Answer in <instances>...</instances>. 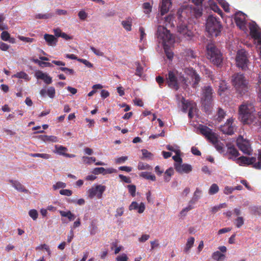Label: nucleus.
<instances>
[{"label": "nucleus", "mask_w": 261, "mask_h": 261, "mask_svg": "<svg viewBox=\"0 0 261 261\" xmlns=\"http://www.w3.org/2000/svg\"><path fill=\"white\" fill-rule=\"evenodd\" d=\"M191 9L189 6H181L179 8L177 15L178 19V24L177 26V32L181 36L187 40H191L194 36V32L191 24L188 23L187 19H189V13Z\"/></svg>", "instance_id": "obj_1"}, {"label": "nucleus", "mask_w": 261, "mask_h": 261, "mask_svg": "<svg viewBox=\"0 0 261 261\" xmlns=\"http://www.w3.org/2000/svg\"><path fill=\"white\" fill-rule=\"evenodd\" d=\"M239 117L244 123L261 125V114L255 116V108L251 103H243L239 107Z\"/></svg>", "instance_id": "obj_2"}, {"label": "nucleus", "mask_w": 261, "mask_h": 261, "mask_svg": "<svg viewBox=\"0 0 261 261\" xmlns=\"http://www.w3.org/2000/svg\"><path fill=\"white\" fill-rule=\"evenodd\" d=\"M157 38L159 42L162 44L167 58L171 60L174 56V54L171 50L170 47L175 42L174 36L166 28L159 25L157 30Z\"/></svg>", "instance_id": "obj_3"}, {"label": "nucleus", "mask_w": 261, "mask_h": 261, "mask_svg": "<svg viewBox=\"0 0 261 261\" xmlns=\"http://www.w3.org/2000/svg\"><path fill=\"white\" fill-rule=\"evenodd\" d=\"M214 89L211 85H205L201 88V105L202 110L207 115L211 113L213 107Z\"/></svg>", "instance_id": "obj_4"}, {"label": "nucleus", "mask_w": 261, "mask_h": 261, "mask_svg": "<svg viewBox=\"0 0 261 261\" xmlns=\"http://www.w3.org/2000/svg\"><path fill=\"white\" fill-rule=\"evenodd\" d=\"M222 27L219 18L213 15H209L206 19V30L211 36H217L220 34Z\"/></svg>", "instance_id": "obj_5"}, {"label": "nucleus", "mask_w": 261, "mask_h": 261, "mask_svg": "<svg viewBox=\"0 0 261 261\" xmlns=\"http://www.w3.org/2000/svg\"><path fill=\"white\" fill-rule=\"evenodd\" d=\"M207 58L213 64L220 65L222 62V54L220 50L213 43L208 44L206 46Z\"/></svg>", "instance_id": "obj_6"}, {"label": "nucleus", "mask_w": 261, "mask_h": 261, "mask_svg": "<svg viewBox=\"0 0 261 261\" xmlns=\"http://www.w3.org/2000/svg\"><path fill=\"white\" fill-rule=\"evenodd\" d=\"M231 82L240 93H245L248 89L247 82L243 74L235 73L232 75Z\"/></svg>", "instance_id": "obj_7"}, {"label": "nucleus", "mask_w": 261, "mask_h": 261, "mask_svg": "<svg viewBox=\"0 0 261 261\" xmlns=\"http://www.w3.org/2000/svg\"><path fill=\"white\" fill-rule=\"evenodd\" d=\"M200 133L204 136L205 138L213 145L215 142L217 141V134L214 133L212 128L208 127L207 126L204 125H201L198 128Z\"/></svg>", "instance_id": "obj_8"}, {"label": "nucleus", "mask_w": 261, "mask_h": 261, "mask_svg": "<svg viewBox=\"0 0 261 261\" xmlns=\"http://www.w3.org/2000/svg\"><path fill=\"white\" fill-rule=\"evenodd\" d=\"M247 52L244 50H238L236 56V64L238 67L245 69L247 67V63L249 61L247 57Z\"/></svg>", "instance_id": "obj_9"}, {"label": "nucleus", "mask_w": 261, "mask_h": 261, "mask_svg": "<svg viewBox=\"0 0 261 261\" xmlns=\"http://www.w3.org/2000/svg\"><path fill=\"white\" fill-rule=\"evenodd\" d=\"M237 144L240 150L244 153L247 155H251L252 149L249 141L245 140L242 137H239L237 140Z\"/></svg>", "instance_id": "obj_10"}, {"label": "nucleus", "mask_w": 261, "mask_h": 261, "mask_svg": "<svg viewBox=\"0 0 261 261\" xmlns=\"http://www.w3.org/2000/svg\"><path fill=\"white\" fill-rule=\"evenodd\" d=\"M106 189V187L105 186L101 185H97L93 186L88 191V196L90 198H93L94 197L96 196L97 198L100 199Z\"/></svg>", "instance_id": "obj_11"}, {"label": "nucleus", "mask_w": 261, "mask_h": 261, "mask_svg": "<svg viewBox=\"0 0 261 261\" xmlns=\"http://www.w3.org/2000/svg\"><path fill=\"white\" fill-rule=\"evenodd\" d=\"M234 119L232 118H228L226 122L220 126V130L223 133L232 135L234 133L236 125L233 123Z\"/></svg>", "instance_id": "obj_12"}, {"label": "nucleus", "mask_w": 261, "mask_h": 261, "mask_svg": "<svg viewBox=\"0 0 261 261\" xmlns=\"http://www.w3.org/2000/svg\"><path fill=\"white\" fill-rule=\"evenodd\" d=\"M201 193V190L199 189V188H196L192 199L190 200L189 202L188 205L186 207L184 208L180 212L181 215H186L187 212H189L190 211V210H192V208H193V206L192 205V204H193V203H196V202L198 201L199 198H200Z\"/></svg>", "instance_id": "obj_13"}, {"label": "nucleus", "mask_w": 261, "mask_h": 261, "mask_svg": "<svg viewBox=\"0 0 261 261\" xmlns=\"http://www.w3.org/2000/svg\"><path fill=\"white\" fill-rule=\"evenodd\" d=\"M246 14L242 12H238L234 14V19L236 25L241 30H245L246 28L247 20Z\"/></svg>", "instance_id": "obj_14"}, {"label": "nucleus", "mask_w": 261, "mask_h": 261, "mask_svg": "<svg viewBox=\"0 0 261 261\" xmlns=\"http://www.w3.org/2000/svg\"><path fill=\"white\" fill-rule=\"evenodd\" d=\"M167 84L169 87L177 90L179 86L178 83L177 77L176 75V72L170 70L168 72V76L166 77Z\"/></svg>", "instance_id": "obj_15"}, {"label": "nucleus", "mask_w": 261, "mask_h": 261, "mask_svg": "<svg viewBox=\"0 0 261 261\" xmlns=\"http://www.w3.org/2000/svg\"><path fill=\"white\" fill-rule=\"evenodd\" d=\"M249 29L250 34L251 37L253 38L254 40L257 41V45H261V34L258 30H257L256 25H250ZM259 48L260 49L259 56L261 58V47H260Z\"/></svg>", "instance_id": "obj_16"}, {"label": "nucleus", "mask_w": 261, "mask_h": 261, "mask_svg": "<svg viewBox=\"0 0 261 261\" xmlns=\"http://www.w3.org/2000/svg\"><path fill=\"white\" fill-rule=\"evenodd\" d=\"M185 72L187 74H189L192 78L193 82V87H195L197 86L200 81V77L199 74L197 73L192 67H187L185 69Z\"/></svg>", "instance_id": "obj_17"}, {"label": "nucleus", "mask_w": 261, "mask_h": 261, "mask_svg": "<svg viewBox=\"0 0 261 261\" xmlns=\"http://www.w3.org/2000/svg\"><path fill=\"white\" fill-rule=\"evenodd\" d=\"M174 168L176 171L179 173H188L192 170V166L189 164H174Z\"/></svg>", "instance_id": "obj_18"}, {"label": "nucleus", "mask_w": 261, "mask_h": 261, "mask_svg": "<svg viewBox=\"0 0 261 261\" xmlns=\"http://www.w3.org/2000/svg\"><path fill=\"white\" fill-rule=\"evenodd\" d=\"M40 94L42 97H45L48 96L53 99L55 97L56 90L53 87H49L47 89L43 88L40 91Z\"/></svg>", "instance_id": "obj_19"}, {"label": "nucleus", "mask_w": 261, "mask_h": 261, "mask_svg": "<svg viewBox=\"0 0 261 261\" xmlns=\"http://www.w3.org/2000/svg\"><path fill=\"white\" fill-rule=\"evenodd\" d=\"M256 161V158L252 156L251 158H248V156H241L238 158V163L240 165H253Z\"/></svg>", "instance_id": "obj_20"}, {"label": "nucleus", "mask_w": 261, "mask_h": 261, "mask_svg": "<svg viewBox=\"0 0 261 261\" xmlns=\"http://www.w3.org/2000/svg\"><path fill=\"white\" fill-rule=\"evenodd\" d=\"M145 209V205L143 202L139 204L136 201H133L129 206V210H136L137 212L141 214L142 213Z\"/></svg>", "instance_id": "obj_21"}, {"label": "nucleus", "mask_w": 261, "mask_h": 261, "mask_svg": "<svg viewBox=\"0 0 261 261\" xmlns=\"http://www.w3.org/2000/svg\"><path fill=\"white\" fill-rule=\"evenodd\" d=\"M189 8L191 9V11L189 13V17L193 15L195 16V17L198 18L200 17L202 14V9L201 8V6H193V7Z\"/></svg>", "instance_id": "obj_22"}, {"label": "nucleus", "mask_w": 261, "mask_h": 261, "mask_svg": "<svg viewBox=\"0 0 261 261\" xmlns=\"http://www.w3.org/2000/svg\"><path fill=\"white\" fill-rule=\"evenodd\" d=\"M44 39H45L47 45L49 46H55L58 42V39L54 35L48 34L44 35Z\"/></svg>", "instance_id": "obj_23"}, {"label": "nucleus", "mask_w": 261, "mask_h": 261, "mask_svg": "<svg viewBox=\"0 0 261 261\" xmlns=\"http://www.w3.org/2000/svg\"><path fill=\"white\" fill-rule=\"evenodd\" d=\"M171 0H162L161 5V14L164 15L169 11L171 6Z\"/></svg>", "instance_id": "obj_24"}, {"label": "nucleus", "mask_w": 261, "mask_h": 261, "mask_svg": "<svg viewBox=\"0 0 261 261\" xmlns=\"http://www.w3.org/2000/svg\"><path fill=\"white\" fill-rule=\"evenodd\" d=\"M174 17L173 14H169L168 16H166V17H164L163 22V24H165V26L163 25V27H165L166 29H167V28L174 27L175 24L174 23Z\"/></svg>", "instance_id": "obj_25"}, {"label": "nucleus", "mask_w": 261, "mask_h": 261, "mask_svg": "<svg viewBox=\"0 0 261 261\" xmlns=\"http://www.w3.org/2000/svg\"><path fill=\"white\" fill-rule=\"evenodd\" d=\"M9 181L12 185L13 187L18 191L24 193L28 192V190L19 181L13 180H9Z\"/></svg>", "instance_id": "obj_26"}, {"label": "nucleus", "mask_w": 261, "mask_h": 261, "mask_svg": "<svg viewBox=\"0 0 261 261\" xmlns=\"http://www.w3.org/2000/svg\"><path fill=\"white\" fill-rule=\"evenodd\" d=\"M114 172L113 169H106L103 167H97L93 169V173L94 174H102L103 175L107 173H112Z\"/></svg>", "instance_id": "obj_27"}, {"label": "nucleus", "mask_w": 261, "mask_h": 261, "mask_svg": "<svg viewBox=\"0 0 261 261\" xmlns=\"http://www.w3.org/2000/svg\"><path fill=\"white\" fill-rule=\"evenodd\" d=\"M132 18L128 17L125 20L121 22L122 25L127 31H130L132 30Z\"/></svg>", "instance_id": "obj_28"}, {"label": "nucleus", "mask_w": 261, "mask_h": 261, "mask_svg": "<svg viewBox=\"0 0 261 261\" xmlns=\"http://www.w3.org/2000/svg\"><path fill=\"white\" fill-rule=\"evenodd\" d=\"M59 213L62 217H67L70 221L73 220L76 217L75 215L70 211L67 212L59 211Z\"/></svg>", "instance_id": "obj_29"}, {"label": "nucleus", "mask_w": 261, "mask_h": 261, "mask_svg": "<svg viewBox=\"0 0 261 261\" xmlns=\"http://www.w3.org/2000/svg\"><path fill=\"white\" fill-rule=\"evenodd\" d=\"M181 103L182 111L184 112H186L188 109H190L191 105H192V101H189V100L185 99L184 97H181Z\"/></svg>", "instance_id": "obj_30"}, {"label": "nucleus", "mask_w": 261, "mask_h": 261, "mask_svg": "<svg viewBox=\"0 0 261 261\" xmlns=\"http://www.w3.org/2000/svg\"><path fill=\"white\" fill-rule=\"evenodd\" d=\"M39 138L44 142H56L58 141V138L54 136L40 135Z\"/></svg>", "instance_id": "obj_31"}, {"label": "nucleus", "mask_w": 261, "mask_h": 261, "mask_svg": "<svg viewBox=\"0 0 261 261\" xmlns=\"http://www.w3.org/2000/svg\"><path fill=\"white\" fill-rule=\"evenodd\" d=\"M226 115V112L222 108H219L217 112V117L216 120L218 122H221L225 118Z\"/></svg>", "instance_id": "obj_32"}, {"label": "nucleus", "mask_w": 261, "mask_h": 261, "mask_svg": "<svg viewBox=\"0 0 261 261\" xmlns=\"http://www.w3.org/2000/svg\"><path fill=\"white\" fill-rule=\"evenodd\" d=\"M225 257V255H224V254H222V253L221 252H219V251H216V252H213L212 254V258L215 260H223Z\"/></svg>", "instance_id": "obj_33"}, {"label": "nucleus", "mask_w": 261, "mask_h": 261, "mask_svg": "<svg viewBox=\"0 0 261 261\" xmlns=\"http://www.w3.org/2000/svg\"><path fill=\"white\" fill-rule=\"evenodd\" d=\"M227 153H228L229 154L231 155V156H233L234 158H236V157L240 155L238 150H237L233 146L228 147Z\"/></svg>", "instance_id": "obj_34"}, {"label": "nucleus", "mask_w": 261, "mask_h": 261, "mask_svg": "<svg viewBox=\"0 0 261 261\" xmlns=\"http://www.w3.org/2000/svg\"><path fill=\"white\" fill-rule=\"evenodd\" d=\"M226 89H227L226 82H225V81H220L218 91V94H219L220 95H221L223 92H225Z\"/></svg>", "instance_id": "obj_35"}, {"label": "nucleus", "mask_w": 261, "mask_h": 261, "mask_svg": "<svg viewBox=\"0 0 261 261\" xmlns=\"http://www.w3.org/2000/svg\"><path fill=\"white\" fill-rule=\"evenodd\" d=\"M195 241V239L194 237L189 238L186 242V245L185 247V251L187 252V251H189L190 249L193 246V244Z\"/></svg>", "instance_id": "obj_36"}, {"label": "nucleus", "mask_w": 261, "mask_h": 261, "mask_svg": "<svg viewBox=\"0 0 261 261\" xmlns=\"http://www.w3.org/2000/svg\"><path fill=\"white\" fill-rule=\"evenodd\" d=\"M12 77H17L19 79H22L25 80L29 81V77L28 75L23 71H20L16 73L12 76Z\"/></svg>", "instance_id": "obj_37"}, {"label": "nucleus", "mask_w": 261, "mask_h": 261, "mask_svg": "<svg viewBox=\"0 0 261 261\" xmlns=\"http://www.w3.org/2000/svg\"><path fill=\"white\" fill-rule=\"evenodd\" d=\"M55 148L57 151V152L58 154H59L60 155H63L64 156L65 155V153H66L65 152L67 150V148L66 147H64L61 145H56Z\"/></svg>", "instance_id": "obj_38"}, {"label": "nucleus", "mask_w": 261, "mask_h": 261, "mask_svg": "<svg viewBox=\"0 0 261 261\" xmlns=\"http://www.w3.org/2000/svg\"><path fill=\"white\" fill-rule=\"evenodd\" d=\"M54 16L53 13H45V14H38L36 15L35 18L36 19H48L51 18Z\"/></svg>", "instance_id": "obj_39"}, {"label": "nucleus", "mask_w": 261, "mask_h": 261, "mask_svg": "<svg viewBox=\"0 0 261 261\" xmlns=\"http://www.w3.org/2000/svg\"><path fill=\"white\" fill-rule=\"evenodd\" d=\"M30 156L34 158H41L44 159H48L50 158V155L47 153H31Z\"/></svg>", "instance_id": "obj_40"}, {"label": "nucleus", "mask_w": 261, "mask_h": 261, "mask_svg": "<svg viewBox=\"0 0 261 261\" xmlns=\"http://www.w3.org/2000/svg\"><path fill=\"white\" fill-rule=\"evenodd\" d=\"M219 190V188L218 186H217V184H215V183H214L212 184L209 189L208 193L210 195H214L215 194V193H218V192Z\"/></svg>", "instance_id": "obj_41"}, {"label": "nucleus", "mask_w": 261, "mask_h": 261, "mask_svg": "<svg viewBox=\"0 0 261 261\" xmlns=\"http://www.w3.org/2000/svg\"><path fill=\"white\" fill-rule=\"evenodd\" d=\"M186 56H187V59H195L196 56L191 49H187L185 51Z\"/></svg>", "instance_id": "obj_42"}, {"label": "nucleus", "mask_w": 261, "mask_h": 261, "mask_svg": "<svg viewBox=\"0 0 261 261\" xmlns=\"http://www.w3.org/2000/svg\"><path fill=\"white\" fill-rule=\"evenodd\" d=\"M215 148L219 152H223L224 150L223 144L222 143H220L218 140V138L217 135V141L216 143H213Z\"/></svg>", "instance_id": "obj_43"}, {"label": "nucleus", "mask_w": 261, "mask_h": 261, "mask_svg": "<svg viewBox=\"0 0 261 261\" xmlns=\"http://www.w3.org/2000/svg\"><path fill=\"white\" fill-rule=\"evenodd\" d=\"M234 223L238 228H240V227L242 226L244 224V219L243 217H242V216H239L236 218V219H235Z\"/></svg>", "instance_id": "obj_44"}, {"label": "nucleus", "mask_w": 261, "mask_h": 261, "mask_svg": "<svg viewBox=\"0 0 261 261\" xmlns=\"http://www.w3.org/2000/svg\"><path fill=\"white\" fill-rule=\"evenodd\" d=\"M90 233L91 235H94L96 233L97 227L94 221H92L90 226Z\"/></svg>", "instance_id": "obj_45"}, {"label": "nucleus", "mask_w": 261, "mask_h": 261, "mask_svg": "<svg viewBox=\"0 0 261 261\" xmlns=\"http://www.w3.org/2000/svg\"><path fill=\"white\" fill-rule=\"evenodd\" d=\"M66 185L65 183L62 181H58L56 184L53 185V188L54 190H56L60 188H64L66 187Z\"/></svg>", "instance_id": "obj_46"}, {"label": "nucleus", "mask_w": 261, "mask_h": 261, "mask_svg": "<svg viewBox=\"0 0 261 261\" xmlns=\"http://www.w3.org/2000/svg\"><path fill=\"white\" fill-rule=\"evenodd\" d=\"M258 79V81L257 83L258 97L261 102V75H259Z\"/></svg>", "instance_id": "obj_47"}, {"label": "nucleus", "mask_w": 261, "mask_h": 261, "mask_svg": "<svg viewBox=\"0 0 261 261\" xmlns=\"http://www.w3.org/2000/svg\"><path fill=\"white\" fill-rule=\"evenodd\" d=\"M127 188L128 189V192L130 194V195L133 197L135 196L136 191V186L134 185H129L127 186Z\"/></svg>", "instance_id": "obj_48"}, {"label": "nucleus", "mask_w": 261, "mask_h": 261, "mask_svg": "<svg viewBox=\"0 0 261 261\" xmlns=\"http://www.w3.org/2000/svg\"><path fill=\"white\" fill-rule=\"evenodd\" d=\"M18 38L22 41L29 43H32L35 41L34 38L26 37L22 36H18Z\"/></svg>", "instance_id": "obj_49"}, {"label": "nucleus", "mask_w": 261, "mask_h": 261, "mask_svg": "<svg viewBox=\"0 0 261 261\" xmlns=\"http://www.w3.org/2000/svg\"><path fill=\"white\" fill-rule=\"evenodd\" d=\"M1 39L5 41H8L10 39V35L7 31H3L1 33Z\"/></svg>", "instance_id": "obj_50"}, {"label": "nucleus", "mask_w": 261, "mask_h": 261, "mask_svg": "<svg viewBox=\"0 0 261 261\" xmlns=\"http://www.w3.org/2000/svg\"><path fill=\"white\" fill-rule=\"evenodd\" d=\"M29 216L34 220H35L38 218V214L36 210L33 209L29 211Z\"/></svg>", "instance_id": "obj_51"}, {"label": "nucleus", "mask_w": 261, "mask_h": 261, "mask_svg": "<svg viewBox=\"0 0 261 261\" xmlns=\"http://www.w3.org/2000/svg\"><path fill=\"white\" fill-rule=\"evenodd\" d=\"M219 4L222 6L223 9L225 11H229L230 8H229V5L228 4L227 2H226V1L223 0H221L219 1Z\"/></svg>", "instance_id": "obj_52"}, {"label": "nucleus", "mask_w": 261, "mask_h": 261, "mask_svg": "<svg viewBox=\"0 0 261 261\" xmlns=\"http://www.w3.org/2000/svg\"><path fill=\"white\" fill-rule=\"evenodd\" d=\"M60 194L62 195L70 196L72 194V191L68 189H62L60 191Z\"/></svg>", "instance_id": "obj_53"}, {"label": "nucleus", "mask_w": 261, "mask_h": 261, "mask_svg": "<svg viewBox=\"0 0 261 261\" xmlns=\"http://www.w3.org/2000/svg\"><path fill=\"white\" fill-rule=\"evenodd\" d=\"M151 248L150 250H154L158 248L160 246L158 240H154V241L150 242Z\"/></svg>", "instance_id": "obj_54"}, {"label": "nucleus", "mask_w": 261, "mask_h": 261, "mask_svg": "<svg viewBox=\"0 0 261 261\" xmlns=\"http://www.w3.org/2000/svg\"><path fill=\"white\" fill-rule=\"evenodd\" d=\"M156 81L158 83L159 87H163L165 83V80L163 77L161 76V75H158L156 77Z\"/></svg>", "instance_id": "obj_55"}, {"label": "nucleus", "mask_w": 261, "mask_h": 261, "mask_svg": "<svg viewBox=\"0 0 261 261\" xmlns=\"http://www.w3.org/2000/svg\"><path fill=\"white\" fill-rule=\"evenodd\" d=\"M59 69L65 72L66 73H69L70 74H73L74 73V71L72 69H70L67 67H61L59 68Z\"/></svg>", "instance_id": "obj_56"}, {"label": "nucleus", "mask_w": 261, "mask_h": 261, "mask_svg": "<svg viewBox=\"0 0 261 261\" xmlns=\"http://www.w3.org/2000/svg\"><path fill=\"white\" fill-rule=\"evenodd\" d=\"M258 159L260 161V162H258L257 163L254 162L253 163V167L256 169H260L261 168V151H260L258 153Z\"/></svg>", "instance_id": "obj_57"}, {"label": "nucleus", "mask_w": 261, "mask_h": 261, "mask_svg": "<svg viewBox=\"0 0 261 261\" xmlns=\"http://www.w3.org/2000/svg\"><path fill=\"white\" fill-rule=\"evenodd\" d=\"M78 16L81 20H84L87 18L88 14L85 11L81 10L79 12Z\"/></svg>", "instance_id": "obj_58"}, {"label": "nucleus", "mask_w": 261, "mask_h": 261, "mask_svg": "<svg viewBox=\"0 0 261 261\" xmlns=\"http://www.w3.org/2000/svg\"><path fill=\"white\" fill-rule=\"evenodd\" d=\"M78 61L84 64L86 66H87L89 68H91L93 67V64L86 59H79Z\"/></svg>", "instance_id": "obj_59"}, {"label": "nucleus", "mask_w": 261, "mask_h": 261, "mask_svg": "<svg viewBox=\"0 0 261 261\" xmlns=\"http://www.w3.org/2000/svg\"><path fill=\"white\" fill-rule=\"evenodd\" d=\"M234 188H232V187H229V186H226L224 188V193L225 194H230V193H232L233 191H234Z\"/></svg>", "instance_id": "obj_60"}, {"label": "nucleus", "mask_w": 261, "mask_h": 261, "mask_svg": "<svg viewBox=\"0 0 261 261\" xmlns=\"http://www.w3.org/2000/svg\"><path fill=\"white\" fill-rule=\"evenodd\" d=\"M46 74V73H43L41 71H38L35 73V76H36V78L38 79H41L42 80L44 79V77Z\"/></svg>", "instance_id": "obj_61"}, {"label": "nucleus", "mask_w": 261, "mask_h": 261, "mask_svg": "<svg viewBox=\"0 0 261 261\" xmlns=\"http://www.w3.org/2000/svg\"><path fill=\"white\" fill-rule=\"evenodd\" d=\"M119 177L125 183L129 184L131 182V179L129 177H126L122 174H119Z\"/></svg>", "instance_id": "obj_62"}, {"label": "nucleus", "mask_w": 261, "mask_h": 261, "mask_svg": "<svg viewBox=\"0 0 261 261\" xmlns=\"http://www.w3.org/2000/svg\"><path fill=\"white\" fill-rule=\"evenodd\" d=\"M90 49L97 56H102L103 55V53L102 52L100 51L98 49H96L93 46H91Z\"/></svg>", "instance_id": "obj_63"}, {"label": "nucleus", "mask_w": 261, "mask_h": 261, "mask_svg": "<svg viewBox=\"0 0 261 261\" xmlns=\"http://www.w3.org/2000/svg\"><path fill=\"white\" fill-rule=\"evenodd\" d=\"M9 47L10 46L7 44L0 41V49L2 50L6 51L9 49Z\"/></svg>", "instance_id": "obj_64"}]
</instances>
